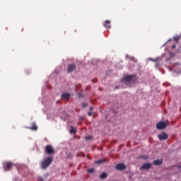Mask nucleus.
Returning <instances> with one entry per match:
<instances>
[{"instance_id": "nucleus-13", "label": "nucleus", "mask_w": 181, "mask_h": 181, "mask_svg": "<svg viewBox=\"0 0 181 181\" xmlns=\"http://www.w3.org/2000/svg\"><path fill=\"white\" fill-rule=\"evenodd\" d=\"M28 129H31L32 131H37V126L35 122L32 123V127H28Z\"/></svg>"}, {"instance_id": "nucleus-25", "label": "nucleus", "mask_w": 181, "mask_h": 181, "mask_svg": "<svg viewBox=\"0 0 181 181\" xmlns=\"http://www.w3.org/2000/svg\"><path fill=\"white\" fill-rule=\"evenodd\" d=\"M176 47V45H173L172 49H175Z\"/></svg>"}, {"instance_id": "nucleus-22", "label": "nucleus", "mask_w": 181, "mask_h": 181, "mask_svg": "<svg viewBox=\"0 0 181 181\" xmlns=\"http://www.w3.org/2000/svg\"><path fill=\"white\" fill-rule=\"evenodd\" d=\"M90 139H91V136H86V141H90Z\"/></svg>"}, {"instance_id": "nucleus-29", "label": "nucleus", "mask_w": 181, "mask_h": 181, "mask_svg": "<svg viewBox=\"0 0 181 181\" xmlns=\"http://www.w3.org/2000/svg\"><path fill=\"white\" fill-rule=\"evenodd\" d=\"M15 180L17 181V180H18V178H16Z\"/></svg>"}, {"instance_id": "nucleus-24", "label": "nucleus", "mask_w": 181, "mask_h": 181, "mask_svg": "<svg viewBox=\"0 0 181 181\" xmlns=\"http://www.w3.org/2000/svg\"><path fill=\"white\" fill-rule=\"evenodd\" d=\"M89 110H90V111H93V110H94V107H90Z\"/></svg>"}, {"instance_id": "nucleus-7", "label": "nucleus", "mask_w": 181, "mask_h": 181, "mask_svg": "<svg viewBox=\"0 0 181 181\" xmlns=\"http://www.w3.org/2000/svg\"><path fill=\"white\" fill-rule=\"evenodd\" d=\"M76 64H71L68 65L67 71L68 73H73L74 70H76Z\"/></svg>"}, {"instance_id": "nucleus-15", "label": "nucleus", "mask_w": 181, "mask_h": 181, "mask_svg": "<svg viewBox=\"0 0 181 181\" xmlns=\"http://www.w3.org/2000/svg\"><path fill=\"white\" fill-rule=\"evenodd\" d=\"M107 176H108V174H107L105 173H103L100 175V179H107Z\"/></svg>"}, {"instance_id": "nucleus-4", "label": "nucleus", "mask_w": 181, "mask_h": 181, "mask_svg": "<svg viewBox=\"0 0 181 181\" xmlns=\"http://www.w3.org/2000/svg\"><path fill=\"white\" fill-rule=\"evenodd\" d=\"M45 153H48V155H52V153H54V149H53V146L50 145L46 146Z\"/></svg>"}, {"instance_id": "nucleus-8", "label": "nucleus", "mask_w": 181, "mask_h": 181, "mask_svg": "<svg viewBox=\"0 0 181 181\" xmlns=\"http://www.w3.org/2000/svg\"><path fill=\"white\" fill-rule=\"evenodd\" d=\"M158 139H160V141H165L168 139V134L165 133V132H162L160 134H158Z\"/></svg>"}, {"instance_id": "nucleus-27", "label": "nucleus", "mask_w": 181, "mask_h": 181, "mask_svg": "<svg viewBox=\"0 0 181 181\" xmlns=\"http://www.w3.org/2000/svg\"><path fill=\"white\" fill-rule=\"evenodd\" d=\"M92 81L93 83H95V79H93Z\"/></svg>"}, {"instance_id": "nucleus-10", "label": "nucleus", "mask_w": 181, "mask_h": 181, "mask_svg": "<svg viewBox=\"0 0 181 181\" xmlns=\"http://www.w3.org/2000/svg\"><path fill=\"white\" fill-rule=\"evenodd\" d=\"M163 163V160L162 159H158L153 161V165H155L156 166H160Z\"/></svg>"}, {"instance_id": "nucleus-23", "label": "nucleus", "mask_w": 181, "mask_h": 181, "mask_svg": "<svg viewBox=\"0 0 181 181\" xmlns=\"http://www.w3.org/2000/svg\"><path fill=\"white\" fill-rule=\"evenodd\" d=\"M39 180H40V181H45V180L43 179V177H39Z\"/></svg>"}, {"instance_id": "nucleus-2", "label": "nucleus", "mask_w": 181, "mask_h": 181, "mask_svg": "<svg viewBox=\"0 0 181 181\" xmlns=\"http://www.w3.org/2000/svg\"><path fill=\"white\" fill-rule=\"evenodd\" d=\"M136 78V76L135 75H127L122 78V81L124 83H132Z\"/></svg>"}, {"instance_id": "nucleus-16", "label": "nucleus", "mask_w": 181, "mask_h": 181, "mask_svg": "<svg viewBox=\"0 0 181 181\" xmlns=\"http://www.w3.org/2000/svg\"><path fill=\"white\" fill-rule=\"evenodd\" d=\"M139 158L140 159L146 160V159H148V156H146V155H141V156H139Z\"/></svg>"}, {"instance_id": "nucleus-18", "label": "nucleus", "mask_w": 181, "mask_h": 181, "mask_svg": "<svg viewBox=\"0 0 181 181\" xmlns=\"http://www.w3.org/2000/svg\"><path fill=\"white\" fill-rule=\"evenodd\" d=\"M88 173H94L95 172V170L94 168H90L88 170Z\"/></svg>"}, {"instance_id": "nucleus-12", "label": "nucleus", "mask_w": 181, "mask_h": 181, "mask_svg": "<svg viewBox=\"0 0 181 181\" xmlns=\"http://www.w3.org/2000/svg\"><path fill=\"white\" fill-rule=\"evenodd\" d=\"M62 100H69L70 98V93H66L62 95Z\"/></svg>"}, {"instance_id": "nucleus-28", "label": "nucleus", "mask_w": 181, "mask_h": 181, "mask_svg": "<svg viewBox=\"0 0 181 181\" xmlns=\"http://www.w3.org/2000/svg\"><path fill=\"white\" fill-rule=\"evenodd\" d=\"M21 32H23V28L21 29Z\"/></svg>"}, {"instance_id": "nucleus-26", "label": "nucleus", "mask_w": 181, "mask_h": 181, "mask_svg": "<svg viewBox=\"0 0 181 181\" xmlns=\"http://www.w3.org/2000/svg\"><path fill=\"white\" fill-rule=\"evenodd\" d=\"M78 95H79V97H81V93H78Z\"/></svg>"}, {"instance_id": "nucleus-1", "label": "nucleus", "mask_w": 181, "mask_h": 181, "mask_svg": "<svg viewBox=\"0 0 181 181\" xmlns=\"http://www.w3.org/2000/svg\"><path fill=\"white\" fill-rule=\"evenodd\" d=\"M52 162H53V158L47 157L44 160L41 162V168L42 169H47V168L52 165Z\"/></svg>"}, {"instance_id": "nucleus-17", "label": "nucleus", "mask_w": 181, "mask_h": 181, "mask_svg": "<svg viewBox=\"0 0 181 181\" xmlns=\"http://www.w3.org/2000/svg\"><path fill=\"white\" fill-rule=\"evenodd\" d=\"M71 134H76V129H74V127H71V131H70Z\"/></svg>"}, {"instance_id": "nucleus-21", "label": "nucleus", "mask_w": 181, "mask_h": 181, "mask_svg": "<svg viewBox=\"0 0 181 181\" xmlns=\"http://www.w3.org/2000/svg\"><path fill=\"white\" fill-rule=\"evenodd\" d=\"M88 117H91V115H93V112H88Z\"/></svg>"}, {"instance_id": "nucleus-11", "label": "nucleus", "mask_w": 181, "mask_h": 181, "mask_svg": "<svg viewBox=\"0 0 181 181\" xmlns=\"http://www.w3.org/2000/svg\"><path fill=\"white\" fill-rule=\"evenodd\" d=\"M103 26L106 28V29H111V21L106 20L103 24Z\"/></svg>"}, {"instance_id": "nucleus-9", "label": "nucleus", "mask_w": 181, "mask_h": 181, "mask_svg": "<svg viewBox=\"0 0 181 181\" xmlns=\"http://www.w3.org/2000/svg\"><path fill=\"white\" fill-rule=\"evenodd\" d=\"M116 169L117 170H125V169H127V165L124 163H119L116 165Z\"/></svg>"}, {"instance_id": "nucleus-30", "label": "nucleus", "mask_w": 181, "mask_h": 181, "mask_svg": "<svg viewBox=\"0 0 181 181\" xmlns=\"http://www.w3.org/2000/svg\"><path fill=\"white\" fill-rule=\"evenodd\" d=\"M179 168H180V165H179Z\"/></svg>"}, {"instance_id": "nucleus-5", "label": "nucleus", "mask_w": 181, "mask_h": 181, "mask_svg": "<svg viewBox=\"0 0 181 181\" xmlns=\"http://www.w3.org/2000/svg\"><path fill=\"white\" fill-rule=\"evenodd\" d=\"M12 166H13V163L11 162H7L4 164V169L6 172H8V170H11L12 169Z\"/></svg>"}, {"instance_id": "nucleus-6", "label": "nucleus", "mask_w": 181, "mask_h": 181, "mask_svg": "<svg viewBox=\"0 0 181 181\" xmlns=\"http://www.w3.org/2000/svg\"><path fill=\"white\" fill-rule=\"evenodd\" d=\"M152 168V163H147L140 167V170H149Z\"/></svg>"}, {"instance_id": "nucleus-3", "label": "nucleus", "mask_w": 181, "mask_h": 181, "mask_svg": "<svg viewBox=\"0 0 181 181\" xmlns=\"http://www.w3.org/2000/svg\"><path fill=\"white\" fill-rule=\"evenodd\" d=\"M166 127H168V123H166L165 122H159L156 124L157 129H165Z\"/></svg>"}, {"instance_id": "nucleus-20", "label": "nucleus", "mask_w": 181, "mask_h": 181, "mask_svg": "<svg viewBox=\"0 0 181 181\" xmlns=\"http://www.w3.org/2000/svg\"><path fill=\"white\" fill-rule=\"evenodd\" d=\"M82 106L83 107V108H86V107H88V104H87V103H82Z\"/></svg>"}, {"instance_id": "nucleus-14", "label": "nucleus", "mask_w": 181, "mask_h": 181, "mask_svg": "<svg viewBox=\"0 0 181 181\" xmlns=\"http://www.w3.org/2000/svg\"><path fill=\"white\" fill-rule=\"evenodd\" d=\"M104 163H105V159H104V158L100 159V160H97V161L95 162L96 165H100V164Z\"/></svg>"}, {"instance_id": "nucleus-19", "label": "nucleus", "mask_w": 181, "mask_h": 181, "mask_svg": "<svg viewBox=\"0 0 181 181\" xmlns=\"http://www.w3.org/2000/svg\"><path fill=\"white\" fill-rule=\"evenodd\" d=\"M174 40H175V42H179V39H180V36H176L173 37Z\"/></svg>"}]
</instances>
